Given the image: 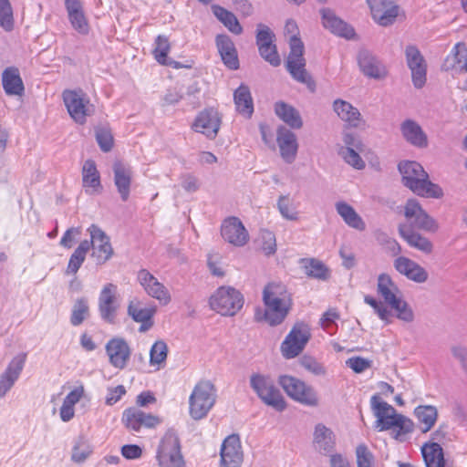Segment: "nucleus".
Here are the masks:
<instances>
[{
    "instance_id": "1",
    "label": "nucleus",
    "mask_w": 467,
    "mask_h": 467,
    "mask_svg": "<svg viewBox=\"0 0 467 467\" xmlns=\"http://www.w3.org/2000/svg\"><path fill=\"white\" fill-rule=\"evenodd\" d=\"M264 319L270 326L281 324L292 306V298L286 286L280 282L266 285L263 291Z\"/></svg>"
},
{
    "instance_id": "2",
    "label": "nucleus",
    "mask_w": 467,
    "mask_h": 467,
    "mask_svg": "<svg viewBox=\"0 0 467 467\" xmlns=\"http://www.w3.org/2000/svg\"><path fill=\"white\" fill-rule=\"evenodd\" d=\"M403 184L415 194L426 198H441L442 189L429 180L428 173L417 161H403L399 164Z\"/></svg>"
},
{
    "instance_id": "3",
    "label": "nucleus",
    "mask_w": 467,
    "mask_h": 467,
    "mask_svg": "<svg viewBox=\"0 0 467 467\" xmlns=\"http://www.w3.org/2000/svg\"><path fill=\"white\" fill-rule=\"evenodd\" d=\"M285 31L287 34H291L289 40L290 52L286 60L288 72L298 82L306 84L307 86L314 84L311 77L305 68L304 44L301 39L296 36V23L293 20H288L285 26Z\"/></svg>"
},
{
    "instance_id": "4",
    "label": "nucleus",
    "mask_w": 467,
    "mask_h": 467,
    "mask_svg": "<svg viewBox=\"0 0 467 467\" xmlns=\"http://www.w3.org/2000/svg\"><path fill=\"white\" fill-rule=\"evenodd\" d=\"M216 398V389L211 381H199L189 398V413L192 419L200 420L205 418L214 406Z\"/></svg>"
},
{
    "instance_id": "5",
    "label": "nucleus",
    "mask_w": 467,
    "mask_h": 467,
    "mask_svg": "<svg viewBox=\"0 0 467 467\" xmlns=\"http://www.w3.org/2000/svg\"><path fill=\"white\" fill-rule=\"evenodd\" d=\"M250 387L265 405L277 411L285 410V400L270 375L253 373L250 376Z\"/></svg>"
},
{
    "instance_id": "6",
    "label": "nucleus",
    "mask_w": 467,
    "mask_h": 467,
    "mask_svg": "<svg viewBox=\"0 0 467 467\" xmlns=\"http://www.w3.org/2000/svg\"><path fill=\"white\" fill-rule=\"evenodd\" d=\"M155 459L159 467H186L181 441L175 431H168L161 437L156 449Z\"/></svg>"
},
{
    "instance_id": "7",
    "label": "nucleus",
    "mask_w": 467,
    "mask_h": 467,
    "mask_svg": "<svg viewBox=\"0 0 467 467\" xmlns=\"http://www.w3.org/2000/svg\"><path fill=\"white\" fill-rule=\"evenodd\" d=\"M209 303L222 316L233 317L243 307L244 296L234 287L221 286L211 296Z\"/></svg>"
},
{
    "instance_id": "8",
    "label": "nucleus",
    "mask_w": 467,
    "mask_h": 467,
    "mask_svg": "<svg viewBox=\"0 0 467 467\" xmlns=\"http://www.w3.org/2000/svg\"><path fill=\"white\" fill-rule=\"evenodd\" d=\"M278 382L285 393L296 401L310 407L318 405L319 400L317 391L301 379L283 375L279 377Z\"/></svg>"
},
{
    "instance_id": "9",
    "label": "nucleus",
    "mask_w": 467,
    "mask_h": 467,
    "mask_svg": "<svg viewBox=\"0 0 467 467\" xmlns=\"http://www.w3.org/2000/svg\"><path fill=\"white\" fill-rule=\"evenodd\" d=\"M62 98L69 116L78 124H84L87 117L94 113V106L81 89H66Z\"/></svg>"
},
{
    "instance_id": "10",
    "label": "nucleus",
    "mask_w": 467,
    "mask_h": 467,
    "mask_svg": "<svg viewBox=\"0 0 467 467\" xmlns=\"http://www.w3.org/2000/svg\"><path fill=\"white\" fill-rule=\"evenodd\" d=\"M310 337L309 326L303 322L296 323L281 344L282 355L288 359L297 357L304 350Z\"/></svg>"
},
{
    "instance_id": "11",
    "label": "nucleus",
    "mask_w": 467,
    "mask_h": 467,
    "mask_svg": "<svg viewBox=\"0 0 467 467\" xmlns=\"http://www.w3.org/2000/svg\"><path fill=\"white\" fill-rule=\"evenodd\" d=\"M404 216L407 225L411 229L422 230L428 233H436L439 230L437 221L430 216L415 199H409L404 206Z\"/></svg>"
},
{
    "instance_id": "12",
    "label": "nucleus",
    "mask_w": 467,
    "mask_h": 467,
    "mask_svg": "<svg viewBox=\"0 0 467 467\" xmlns=\"http://www.w3.org/2000/svg\"><path fill=\"white\" fill-rule=\"evenodd\" d=\"M90 234L89 249L92 248V257L97 265H104L113 255L114 251L109 236L98 225L91 224L88 228Z\"/></svg>"
},
{
    "instance_id": "13",
    "label": "nucleus",
    "mask_w": 467,
    "mask_h": 467,
    "mask_svg": "<svg viewBox=\"0 0 467 467\" xmlns=\"http://www.w3.org/2000/svg\"><path fill=\"white\" fill-rule=\"evenodd\" d=\"M222 116L214 108L204 109L196 116L192 129L198 133H202L210 140H213L220 130Z\"/></svg>"
},
{
    "instance_id": "14",
    "label": "nucleus",
    "mask_w": 467,
    "mask_h": 467,
    "mask_svg": "<svg viewBox=\"0 0 467 467\" xmlns=\"http://www.w3.org/2000/svg\"><path fill=\"white\" fill-rule=\"evenodd\" d=\"M370 406L377 419L375 428L379 431L393 429L392 423H394L400 413L391 405L382 400L378 394L371 397Z\"/></svg>"
},
{
    "instance_id": "15",
    "label": "nucleus",
    "mask_w": 467,
    "mask_h": 467,
    "mask_svg": "<svg viewBox=\"0 0 467 467\" xmlns=\"http://www.w3.org/2000/svg\"><path fill=\"white\" fill-rule=\"evenodd\" d=\"M117 285L109 283L105 285L99 296V312L101 319L109 324L116 322L119 305L116 302Z\"/></svg>"
},
{
    "instance_id": "16",
    "label": "nucleus",
    "mask_w": 467,
    "mask_h": 467,
    "mask_svg": "<svg viewBox=\"0 0 467 467\" xmlns=\"http://www.w3.org/2000/svg\"><path fill=\"white\" fill-rule=\"evenodd\" d=\"M137 280L144 291L161 305L165 306L171 302V295L168 289L147 269H140L138 272Z\"/></svg>"
},
{
    "instance_id": "17",
    "label": "nucleus",
    "mask_w": 467,
    "mask_h": 467,
    "mask_svg": "<svg viewBox=\"0 0 467 467\" xmlns=\"http://www.w3.org/2000/svg\"><path fill=\"white\" fill-rule=\"evenodd\" d=\"M122 422L130 431L139 432L142 428L157 426L161 420L157 416L138 408H128L123 411Z\"/></svg>"
},
{
    "instance_id": "18",
    "label": "nucleus",
    "mask_w": 467,
    "mask_h": 467,
    "mask_svg": "<svg viewBox=\"0 0 467 467\" xmlns=\"http://www.w3.org/2000/svg\"><path fill=\"white\" fill-rule=\"evenodd\" d=\"M221 464L223 467H240L244 454L239 436L229 435L221 446Z\"/></svg>"
},
{
    "instance_id": "19",
    "label": "nucleus",
    "mask_w": 467,
    "mask_h": 467,
    "mask_svg": "<svg viewBox=\"0 0 467 467\" xmlns=\"http://www.w3.org/2000/svg\"><path fill=\"white\" fill-rule=\"evenodd\" d=\"M110 365L119 369L126 368L130 358V348L122 337H113L105 346Z\"/></svg>"
},
{
    "instance_id": "20",
    "label": "nucleus",
    "mask_w": 467,
    "mask_h": 467,
    "mask_svg": "<svg viewBox=\"0 0 467 467\" xmlns=\"http://www.w3.org/2000/svg\"><path fill=\"white\" fill-rule=\"evenodd\" d=\"M373 19L380 26L392 24L398 16L399 6L393 0H367Z\"/></svg>"
},
{
    "instance_id": "21",
    "label": "nucleus",
    "mask_w": 467,
    "mask_h": 467,
    "mask_svg": "<svg viewBox=\"0 0 467 467\" xmlns=\"http://www.w3.org/2000/svg\"><path fill=\"white\" fill-rule=\"evenodd\" d=\"M221 234L226 242L234 246H244L249 240L247 230L236 217H230L223 221Z\"/></svg>"
},
{
    "instance_id": "22",
    "label": "nucleus",
    "mask_w": 467,
    "mask_h": 467,
    "mask_svg": "<svg viewBox=\"0 0 467 467\" xmlns=\"http://www.w3.org/2000/svg\"><path fill=\"white\" fill-rule=\"evenodd\" d=\"M406 59L411 71L412 82L415 88H420L426 82V63L418 48L409 46L406 48Z\"/></svg>"
},
{
    "instance_id": "23",
    "label": "nucleus",
    "mask_w": 467,
    "mask_h": 467,
    "mask_svg": "<svg viewBox=\"0 0 467 467\" xmlns=\"http://www.w3.org/2000/svg\"><path fill=\"white\" fill-rule=\"evenodd\" d=\"M114 184L123 202H127L130 194V186L133 176L131 167L120 161L113 163Z\"/></svg>"
},
{
    "instance_id": "24",
    "label": "nucleus",
    "mask_w": 467,
    "mask_h": 467,
    "mask_svg": "<svg viewBox=\"0 0 467 467\" xmlns=\"http://www.w3.org/2000/svg\"><path fill=\"white\" fill-rule=\"evenodd\" d=\"M276 141L282 159L286 163H292L296 160L298 150L296 134L287 128L280 126L276 132Z\"/></svg>"
},
{
    "instance_id": "25",
    "label": "nucleus",
    "mask_w": 467,
    "mask_h": 467,
    "mask_svg": "<svg viewBox=\"0 0 467 467\" xmlns=\"http://www.w3.org/2000/svg\"><path fill=\"white\" fill-rule=\"evenodd\" d=\"M26 358V353L16 356L0 377V399L3 398L18 379Z\"/></svg>"
},
{
    "instance_id": "26",
    "label": "nucleus",
    "mask_w": 467,
    "mask_h": 467,
    "mask_svg": "<svg viewBox=\"0 0 467 467\" xmlns=\"http://www.w3.org/2000/svg\"><path fill=\"white\" fill-rule=\"evenodd\" d=\"M333 109L339 119L348 123L349 127L358 129L366 126V120L360 111L351 103L337 99L333 102Z\"/></svg>"
},
{
    "instance_id": "27",
    "label": "nucleus",
    "mask_w": 467,
    "mask_h": 467,
    "mask_svg": "<svg viewBox=\"0 0 467 467\" xmlns=\"http://www.w3.org/2000/svg\"><path fill=\"white\" fill-rule=\"evenodd\" d=\"M394 268L408 279L421 284L427 281L428 272L415 261L405 257L399 256L394 260Z\"/></svg>"
},
{
    "instance_id": "28",
    "label": "nucleus",
    "mask_w": 467,
    "mask_h": 467,
    "mask_svg": "<svg viewBox=\"0 0 467 467\" xmlns=\"http://www.w3.org/2000/svg\"><path fill=\"white\" fill-rule=\"evenodd\" d=\"M142 304L138 298L130 301L128 305V315L138 323H140V332L148 331L152 326V317L155 314L154 307H142Z\"/></svg>"
},
{
    "instance_id": "29",
    "label": "nucleus",
    "mask_w": 467,
    "mask_h": 467,
    "mask_svg": "<svg viewBox=\"0 0 467 467\" xmlns=\"http://www.w3.org/2000/svg\"><path fill=\"white\" fill-rule=\"evenodd\" d=\"M69 22L72 27L81 35H88L89 25L80 0H65Z\"/></svg>"
},
{
    "instance_id": "30",
    "label": "nucleus",
    "mask_w": 467,
    "mask_h": 467,
    "mask_svg": "<svg viewBox=\"0 0 467 467\" xmlns=\"http://www.w3.org/2000/svg\"><path fill=\"white\" fill-rule=\"evenodd\" d=\"M442 68L454 73L467 72V47L463 43H457L451 53L446 57Z\"/></svg>"
},
{
    "instance_id": "31",
    "label": "nucleus",
    "mask_w": 467,
    "mask_h": 467,
    "mask_svg": "<svg viewBox=\"0 0 467 467\" xmlns=\"http://www.w3.org/2000/svg\"><path fill=\"white\" fill-rule=\"evenodd\" d=\"M215 43L223 64L230 69H237L239 67L238 55L230 36L223 34L217 35Z\"/></svg>"
},
{
    "instance_id": "32",
    "label": "nucleus",
    "mask_w": 467,
    "mask_h": 467,
    "mask_svg": "<svg viewBox=\"0 0 467 467\" xmlns=\"http://www.w3.org/2000/svg\"><path fill=\"white\" fill-rule=\"evenodd\" d=\"M321 16L323 26L333 34L348 39L354 36L355 32L353 27L337 17L332 10L322 9Z\"/></svg>"
},
{
    "instance_id": "33",
    "label": "nucleus",
    "mask_w": 467,
    "mask_h": 467,
    "mask_svg": "<svg viewBox=\"0 0 467 467\" xmlns=\"http://www.w3.org/2000/svg\"><path fill=\"white\" fill-rule=\"evenodd\" d=\"M399 234L410 247L426 254H429L433 251L432 243L427 237L411 229L410 226L407 224H400Z\"/></svg>"
},
{
    "instance_id": "34",
    "label": "nucleus",
    "mask_w": 467,
    "mask_h": 467,
    "mask_svg": "<svg viewBox=\"0 0 467 467\" xmlns=\"http://www.w3.org/2000/svg\"><path fill=\"white\" fill-rule=\"evenodd\" d=\"M400 131L404 140L417 148H426L428 138L421 127L412 119H405L400 124Z\"/></svg>"
},
{
    "instance_id": "35",
    "label": "nucleus",
    "mask_w": 467,
    "mask_h": 467,
    "mask_svg": "<svg viewBox=\"0 0 467 467\" xmlns=\"http://www.w3.org/2000/svg\"><path fill=\"white\" fill-rule=\"evenodd\" d=\"M377 293L389 306L402 297L400 288L387 274H380L378 276Z\"/></svg>"
},
{
    "instance_id": "36",
    "label": "nucleus",
    "mask_w": 467,
    "mask_h": 467,
    "mask_svg": "<svg viewBox=\"0 0 467 467\" xmlns=\"http://www.w3.org/2000/svg\"><path fill=\"white\" fill-rule=\"evenodd\" d=\"M2 85L9 96H22L25 91L23 80L17 67H6L2 73Z\"/></svg>"
},
{
    "instance_id": "37",
    "label": "nucleus",
    "mask_w": 467,
    "mask_h": 467,
    "mask_svg": "<svg viewBox=\"0 0 467 467\" xmlns=\"http://www.w3.org/2000/svg\"><path fill=\"white\" fill-rule=\"evenodd\" d=\"M234 102L236 111L246 119L254 113V100L247 85L241 84L234 92Z\"/></svg>"
},
{
    "instance_id": "38",
    "label": "nucleus",
    "mask_w": 467,
    "mask_h": 467,
    "mask_svg": "<svg viewBox=\"0 0 467 467\" xmlns=\"http://www.w3.org/2000/svg\"><path fill=\"white\" fill-rule=\"evenodd\" d=\"M358 65L361 71L369 78H381L386 76L385 67L373 55L368 51L359 52Z\"/></svg>"
},
{
    "instance_id": "39",
    "label": "nucleus",
    "mask_w": 467,
    "mask_h": 467,
    "mask_svg": "<svg viewBox=\"0 0 467 467\" xmlns=\"http://www.w3.org/2000/svg\"><path fill=\"white\" fill-rule=\"evenodd\" d=\"M335 208L338 215L348 226L360 232L365 231L366 223L364 220L350 204L340 201L336 202Z\"/></svg>"
},
{
    "instance_id": "40",
    "label": "nucleus",
    "mask_w": 467,
    "mask_h": 467,
    "mask_svg": "<svg viewBox=\"0 0 467 467\" xmlns=\"http://www.w3.org/2000/svg\"><path fill=\"white\" fill-rule=\"evenodd\" d=\"M314 446L317 451L323 454H327L334 449V433L330 429L322 423L317 424L315 428Z\"/></svg>"
},
{
    "instance_id": "41",
    "label": "nucleus",
    "mask_w": 467,
    "mask_h": 467,
    "mask_svg": "<svg viewBox=\"0 0 467 467\" xmlns=\"http://www.w3.org/2000/svg\"><path fill=\"white\" fill-rule=\"evenodd\" d=\"M414 416L417 419L420 430L426 433L435 425L438 419V410L432 405H419L414 409Z\"/></svg>"
},
{
    "instance_id": "42",
    "label": "nucleus",
    "mask_w": 467,
    "mask_h": 467,
    "mask_svg": "<svg viewBox=\"0 0 467 467\" xmlns=\"http://www.w3.org/2000/svg\"><path fill=\"white\" fill-rule=\"evenodd\" d=\"M426 467H450L444 459L443 450L438 442H427L421 448Z\"/></svg>"
},
{
    "instance_id": "43",
    "label": "nucleus",
    "mask_w": 467,
    "mask_h": 467,
    "mask_svg": "<svg viewBox=\"0 0 467 467\" xmlns=\"http://www.w3.org/2000/svg\"><path fill=\"white\" fill-rule=\"evenodd\" d=\"M275 114L292 129H300L303 121L299 112L291 105L285 102H276L275 105Z\"/></svg>"
},
{
    "instance_id": "44",
    "label": "nucleus",
    "mask_w": 467,
    "mask_h": 467,
    "mask_svg": "<svg viewBox=\"0 0 467 467\" xmlns=\"http://www.w3.org/2000/svg\"><path fill=\"white\" fill-rule=\"evenodd\" d=\"M213 15L216 18L223 24V26L233 34L241 35L243 33V27L240 25L237 17L234 13L220 5H213L212 7Z\"/></svg>"
},
{
    "instance_id": "45",
    "label": "nucleus",
    "mask_w": 467,
    "mask_h": 467,
    "mask_svg": "<svg viewBox=\"0 0 467 467\" xmlns=\"http://www.w3.org/2000/svg\"><path fill=\"white\" fill-rule=\"evenodd\" d=\"M89 251V242L88 240H83L80 242L78 246L74 250L71 254L67 269L66 275H75L82 264L84 263L87 254Z\"/></svg>"
},
{
    "instance_id": "46",
    "label": "nucleus",
    "mask_w": 467,
    "mask_h": 467,
    "mask_svg": "<svg viewBox=\"0 0 467 467\" xmlns=\"http://www.w3.org/2000/svg\"><path fill=\"white\" fill-rule=\"evenodd\" d=\"M302 265L305 274L312 278L327 280L330 275L329 269L319 260L303 259Z\"/></svg>"
},
{
    "instance_id": "47",
    "label": "nucleus",
    "mask_w": 467,
    "mask_h": 467,
    "mask_svg": "<svg viewBox=\"0 0 467 467\" xmlns=\"http://www.w3.org/2000/svg\"><path fill=\"white\" fill-rule=\"evenodd\" d=\"M82 181L85 187H90L94 190L101 187L100 176L94 161L87 160L85 161L82 168Z\"/></svg>"
},
{
    "instance_id": "48",
    "label": "nucleus",
    "mask_w": 467,
    "mask_h": 467,
    "mask_svg": "<svg viewBox=\"0 0 467 467\" xmlns=\"http://www.w3.org/2000/svg\"><path fill=\"white\" fill-rule=\"evenodd\" d=\"M168 355V346L163 340L156 341L150 350V364L158 366V368L164 366Z\"/></svg>"
},
{
    "instance_id": "49",
    "label": "nucleus",
    "mask_w": 467,
    "mask_h": 467,
    "mask_svg": "<svg viewBox=\"0 0 467 467\" xmlns=\"http://www.w3.org/2000/svg\"><path fill=\"white\" fill-rule=\"evenodd\" d=\"M89 315L88 300L84 297L76 300L70 317V322L73 326H79Z\"/></svg>"
},
{
    "instance_id": "50",
    "label": "nucleus",
    "mask_w": 467,
    "mask_h": 467,
    "mask_svg": "<svg viewBox=\"0 0 467 467\" xmlns=\"http://www.w3.org/2000/svg\"><path fill=\"white\" fill-rule=\"evenodd\" d=\"M171 50V44L169 38L166 36L159 35L155 38L154 48L152 54L154 58L159 64H165V60L168 58V54Z\"/></svg>"
},
{
    "instance_id": "51",
    "label": "nucleus",
    "mask_w": 467,
    "mask_h": 467,
    "mask_svg": "<svg viewBox=\"0 0 467 467\" xmlns=\"http://www.w3.org/2000/svg\"><path fill=\"white\" fill-rule=\"evenodd\" d=\"M0 26L6 32L14 28L13 8L9 0H0Z\"/></svg>"
},
{
    "instance_id": "52",
    "label": "nucleus",
    "mask_w": 467,
    "mask_h": 467,
    "mask_svg": "<svg viewBox=\"0 0 467 467\" xmlns=\"http://www.w3.org/2000/svg\"><path fill=\"white\" fill-rule=\"evenodd\" d=\"M393 429L395 431V438L402 440L404 436L411 433L414 429L413 421L402 414H399L398 418L394 421Z\"/></svg>"
},
{
    "instance_id": "53",
    "label": "nucleus",
    "mask_w": 467,
    "mask_h": 467,
    "mask_svg": "<svg viewBox=\"0 0 467 467\" xmlns=\"http://www.w3.org/2000/svg\"><path fill=\"white\" fill-rule=\"evenodd\" d=\"M359 150L354 148H339L338 155L352 167L358 170H361L365 167V162L361 159L358 153Z\"/></svg>"
},
{
    "instance_id": "54",
    "label": "nucleus",
    "mask_w": 467,
    "mask_h": 467,
    "mask_svg": "<svg viewBox=\"0 0 467 467\" xmlns=\"http://www.w3.org/2000/svg\"><path fill=\"white\" fill-rule=\"evenodd\" d=\"M397 313V317L407 323H410L414 320V312L410 305L400 297L399 300L390 306Z\"/></svg>"
},
{
    "instance_id": "55",
    "label": "nucleus",
    "mask_w": 467,
    "mask_h": 467,
    "mask_svg": "<svg viewBox=\"0 0 467 467\" xmlns=\"http://www.w3.org/2000/svg\"><path fill=\"white\" fill-rule=\"evenodd\" d=\"M275 36L270 27L265 24H258L255 42L258 47L274 44Z\"/></svg>"
},
{
    "instance_id": "56",
    "label": "nucleus",
    "mask_w": 467,
    "mask_h": 467,
    "mask_svg": "<svg viewBox=\"0 0 467 467\" xmlns=\"http://www.w3.org/2000/svg\"><path fill=\"white\" fill-rule=\"evenodd\" d=\"M364 301L374 309L375 314H377L381 320L385 321L386 323H389L391 311L388 308L384 302L377 300L370 296H366Z\"/></svg>"
},
{
    "instance_id": "57",
    "label": "nucleus",
    "mask_w": 467,
    "mask_h": 467,
    "mask_svg": "<svg viewBox=\"0 0 467 467\" xmlns=\"http://www.w3.org/2000/svg\"><path fill=\"white\" fill-rule=\"evenodd\" d=\"M259 241L261 243V249L265 254L271 255L275 253L276 243L274 233L268 230H262L260 232Z\"/></svg>"
},
{
    "instance_id": "58",
    "label": "nucleus",
    "mask_w": 467,
    "mask_h": 467,
    "mask_svg": "<svg viewBox=\"0 0 467 467\" xmlns=\"http://www.w3.org/2000/svg\"><path fill=\"white\" fill-rule=\"evenodd\" d=\"M260 56L273 67H278L281 59L277 52L275 44L258 47Z\"/></svg>"
},
{
    "instance_id": "59",
    "label": "nucleus",
    "mask_w": 467,
    "mask_h": 467,
    "mask_svg": "<svg viewBox=\"0 0 467 467\" xmlns=\"http://www.w3.org/2000/svg\"><path fill=\"white\" fill-rule=\"evenodd\" d=\"M358 467H373L374 456L365 444H359L356 449Z\"/></svg>"
},
{
    "instance_id": "60",
    "label": "nucleus",
    "mask_w": 467,
    "mask_h": 467,
    "mask_svg": "<svg viewBox=\"0 0 467 467\" xmlns=\"http://www.w3.org/2000/svg\"><path fill=\"white\" fill-rule=\"evenodd\" d=\"M90 446L85 442H78L72 449L71 460L74 462L81 463L91 454Z\"/></svg>"
},
{
    "instance_id": "61",
    "label": "nucleus",
    "mask_w": 467,
    "mask_h": 467,
    "mask_svg": "<svg viewBox=\"0 0 467 467\" xmlns=\"http://www.w3.org/2000/svg\"><path fill=\"white\" fill-rule=\"evenodd\" d=\"M96 139L102 151L108 152L111 150L113 146V137L109 130L104 128L97 130Z\"/></svg>"
},
{
    "instance_id": "62",
    "label": "nucleus",
    "mask_w": 467,
    "mask_h": 467,
    "mask_svg": "<svg viewBox=\"0 0 467 467\" xmlns=\"http://www.w3.org/2000/svg\"><path fill=\"white\" fill-rule=\"evenodd\" d=\"M277 207L284 218L290 221H296L298 219L297 213L291 208L287 196L279 197Z\"/></svg>"
},
{
    "instance_id": "63",
    "label": "nucleus",
    "mask_w": 467,
    "mask_h": 467,
    "mask_svg": "<svg viewBox=\"0 0 467 467\" xmlns=\"http://www.w3.org/2000/svg\"><path fill=\"white\" fill-rule=\"evenodd\" d=\"M302 367L316 376H323L326 374L324 366L310 357H304L301 360Z\"/></svg>"
},
{
    "instance_id": "64",
    "label": "nucleus",
    "mask_w": 467,
    "mask_h": 467,
    "mask_svg": "<svg viewBox=\"0 0 467 467\" xmlns=\"http://www.w3.org/2000/svg\"><path fill=\"white\" fill-rule=\"evenodd\" d=\"M346 364L356 373H361L371 367V361L361 357L349 358Z\"/></svg>"
}]
</instances>
